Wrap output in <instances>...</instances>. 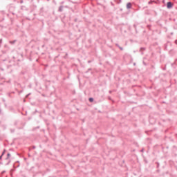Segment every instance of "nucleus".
I'll use <instances>...</instances> for the list:
<instances>
[{
  "label": "nucleus",
  "instance_id": "2",
  "mask_svg": "<svg viewBox=\"0 0 177 177\" xmlns=\"http://www.w3.org/2000/svg\"><path fill=\"white\" fill-rule=\"evenodd\" d=\"M167 8L169 9L171 8H172V3L171 2H168L167 3Z\"/></svg>",
  "mask_w": 177,
  "mask_h": 177
},
{
  "label": "nucleus",
  "instance_id": "3",
  "mask_svg": "<svg viewBox=\"0 0 177 177\" xmlns=\"http://www.w3.org/2000/svg\"><path fill=\"white\" fill-rule=\"evenodd\" d=\"M89 102H93V98H89Z\"/></svg>",
  "mask_w": 177,
  "mask_h": 177
},
{
  "label": "nucleus",
  "instance_id": "5",
  "mask_svg": "<svg viewBox=\"0 0 177 177\" xmlns=\"http://www.w3.org/2000/svg\"><path fill=\"white\" fill-rule=\"evenodd\" d=\"M1 158H2V155L0 156V160H1Z\"/></svg>",
  "mask_w": 177,
  "mask_h": 177
},
{
  "label": "nucleus",
  "instance_id": "1",
  "mask_svg": "<svg viewBox=\"0 0 177 177\" xmlns=\"http://www.w3.org/2000/svg\"><path fill=\"white\" fill-rule=\"evenodd\" d=\"M127 9H131L132 8V4L131 3H128L127 5Z\"/></svg>",
  "mask_w": 177,
  "mask_h": 177
},
{
  "label": "nucleus",
  "instance_id": "4",
  "mask_svg": "<svg viewBox=\"0 0 177 177\" xmlns=\"http://www.w3.org/2000/svg\"><path fill=\"white\" fill-rule=\"evenodd\" d=\"M10 156V153H8V156L9 157Z\"/></svg>",
  "mask_w": 177,
  "mask_h": 177
},
{
  "label": "nucleus",
  "instance_id": "6",
  "mask_svg": "<svg viewBox=\"0 0 177 177\" xmlns=\"http://www.w3.org/2000/svg\"><path fill=\"white\" fill-rule=\"evenodd\" d=\"M3 154H5V152H3V153H2V156H3Z\"/></svg>",
  "mask_w": 177,
  "mask_h": 177
}]
</instances>
